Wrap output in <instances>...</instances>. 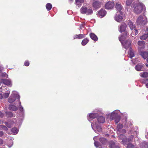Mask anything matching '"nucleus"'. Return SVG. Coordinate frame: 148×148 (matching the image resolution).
Masks as SVG:
<instances>
[{
	"instance_id": "43",
	"label": "nucleus",
	"mask_w": 148,
	"mask_h": 148,
	"mask_svg": "<svg viewBox=\"0 0 148 148\" xmlns=\"http://www.w3.org/2000/svg\"><path fill=\"white\" fill-rule=\"evenodd\" d=\"M8 75L6 73H1L0 75V78L6 77Z\"/></svg>"
},
{
	"instance_id": "26",
	"label": "nucleus",
	"mask_w": 148,
	"mask_h": 148,
	"mask_svg": "<svg viewBox=\"0 0 148 148\" xmlns=\"http://www.w3.org/2000/svg\"><path fill=\"white\" fill-rule=\"evenodd\" d=\"M140 75L143 77H148V73L147 72H143V73H140Z\"/></svg>"
},
{
	"instance_id": "35",
	"label": "nucleus",
	"mask_w": 148,
	"mask_h": 148,
	"mask_svg": "<svg viewBox=\"0 0 148 148\" xmlns=\"http://www.w3.org/2000/svg\"><path fill=\"white\" fill-rule=\"evenodd\" d=\"M131 60L134 64H137L136 65H138V62H139V61L138 59H136L135 60L132 59H131Z\"/></svg>"
},
{
	"instance_id": "30",
	"label": "nucleus",
	"mask_w": 148,
	"mask_h": 148,
	"mask_svg": "<svg viewBox=\"0 0 148 148\" xmlns=\"http://www.w3.org/2000/svg\"><path fill=\"white\" fill-rule=\"evenodd\" d=\"M46 7L48 11H49L51 10L52 8V5L49 3H48L46 4Z\"/></svg>"
},
{
	"instance_id": "45",
	"label": "nucleus",
	"mask_w": 148,
	"mask_h": 148,
	"mask_svg": "<svg viewBox=\"0 0 148 148\" xmlns=\"http://www.w3.org/2000/svg\"><path fill=\"white\" fill-rule=\"evenodd\" d=\"M6 126L9 128H11L12 127V126L11 125H9L8 123L5 122Z\"/></svg>"
},
{
	"instance_id": "23",
	"label": "nucleus",
	"mask_w": 148,
	"mask_h": 148,
	"mask_svg": "<svg viewBox=\"0 0 148 148\" xmlns=\"http://www.w3.org/2000/svg\"><path fill=\"white\" fill-rule=\"evenodd\" d=\"M98 121L100 123H103L105 122V118L102 116H99L97 119Z\"/></svg>"
},
{
	"instance_id": "19",
	"label": "nucleus",
	"mask_w": 148,
	"mask_h": 148,
	"mask_svg": "<svg viewBox=\"0 0 148 148\" xmlns=\"http://www.w3.org/2000/svg\"><path fill=\"white\" fill-rule=\"evenodd\" d=\"M140 54L144 59H146L148 57V52L146 51H141Z\"/></svg>"
},
{
	"instance_id": "9",
	"label": "nucleus",
	"mask_w": 148,
	"mask_h": 148,
	"mask_svg": "<svg viewBox=\"0 0 148 148\" xmlns=\"http://www.w3.org/2000/svg\"><path fill=\"white\" fill-rule=\"evenodd\" d=\"M116 116V117L115 118V122L116 123H117L120 121V116H117L116 114H115V112H113L111 114L110 119L112 120Z\"/></svg>"
},
{
	"instance_id": "64",
	"label": "nucleus",
	"mask_w": 148,
	"mask_h": 148,
	"mask_svg": "<svg viewBox=\"0 0 148 148\" xmlns=\"http://www.w3.org/2000/svg\"><path fill=\"white\" fill-rule=\"evenodd\" d=\"M147 66V67H148V65H146Z\"/></svg>"
},
{
	"instance_id": "16",
	"label": "nucleus",
	"mask_w": 148,
	"mask_h": 148,
	"mask_svg": "<svg viewBox=\"0 0 148 148\" xmlns=\"http://www.w3.org/2000/svg\"><path fill=\"white\" fill-rule=\"evenodd\" d=\"M134 51L131 48H130L128 52V56L131 59L134 56Z\"/></svg>"
},
{
	"instance_id": "18",
	"label": "nucleus",
	"mask_w": 148,
	"mask_h": 148,
	"mask_svg": "<svg viewBox=\"0 0 148 148\" xmlns=\"http://www.w3.org/2000/svg\"><path fill=\"white\" fill-rule=\"evenodd\" d=\"M140 148H148V143L143 141L140 143Z\"/></svg>"
},
{
	"instance_id": "50",
	"label": "nucleus",
	"mask_w": 148,
	"mask_h": 148,
	"mask_svg": "<svg viewBox=\"0 0 148 148\" xmlns=\"http://www.w3.org/2000/svg\"><path fill=\"white\" fill-rule=\"evenodd\" d=\"M3 116V113L0 111V117H2Z\"/></svg>"
},
{
	"instance_id": "1",
	"label": "nucleus",
	"mask_w": 148,
	"mask_h": 148,
	"mask_svg": "<svg viewBox=\"0 0 148 148\" xmlns=\"http://www.w3.org/2000/svg\"><path fill=\"white\" fill-rule=\"evenodd\" d=\"M134 12L137 14H139L142 12L143 10L145 9L144 5L141 2H139L134 4Z\"/></svg>"
},
{
	"instance_id": "27",
	"label": "nucleus",
	"mask_w": 148,
	"mask_h": 148,
	"mask_svg": "<svg viewBox=\"0 0 148 148\" xmlns=\"http://www.w3.org/2000/svg\"><path fill=\"white\" fill-rule=\"evenodd\" d=\"M88 40L86 38L84 39L82 42V44L83 46H85L88 42Z\"/></svg>"
},
{
	"instance_id": "3",
	"label": "nucleus",
	"mask_w": 148,
	"mask_h": 148,
	"mask_svg": "<svg viewBox=\"0 0 148 148\" xmlns=\"http://www.w3.org/2000/svg\"><path fill=\"white\" fill-rule=\"evenodd\" d=\"M136 23L138 25L140 26H143L147 23V18L146 17L142 15H140L137 18Z\"/></svg>"
},
{
	"instance_id": "55",
	"label": "nucleus",
	"mask_w": 148,
	"mask_h": 148,
	"mask_svg": "<svg viewBox=\"0 0 148 148\" xmlns=\"http://www.w3.org/2000/svg\"><path fill=\"white\" fill-rule=\"evenodd\" d=\"M144 82L145 83V84L146 83V82L147 81H148V79H144Z\"/></svg>"
},
{
	"instance_id": "57",
	"label": "nucleus",
	"mask_w": 148,
	"mask_h": 148,
	"mask_svg": "<svg viewBox=\"0 0 148 148\" xmlns=\"http://www.w3.org/2000/svg\"><path fill=\"white\" fill-rule=\"evenodd\" d=\"M146 87L148 88V83L147 84H146Z\"/></svg>"
},
{
	"instance_id": "28",
	"label": "nucleus",
	"mask_w": 148,
	"mask_h": 148,
	"mask_svg": "<svg viewBox=\"0 0 148 148\" xmlns=\"http://www.w3.org/2000/svg\"><path fill=\"white\" fill-rule=\"evenodd\" d=\"M10 110H11L15 111L17 110V107L16 106L12 105H10L9 107Z\"/></svg>"
},
{
	"instance_id": "37",
	"label": "nucleus",
	"mask_w": 148,
	"mask_h": 148,
	"mask_svg": "<svg viewBox=\"0 0 148 148\" xmlns=\"http://www.w3.org/2000/svg\"><path fill=\"white\" fill-rule=\"evenodd\" d=\"M11 131L14 133L15 134H16L17 133L18 130L17 128H12L11 130Z\"/></svg>"
},
{
	"instance_id": "51",
	"label": "nucleus",
	"mask_w": 148,
	"mask_h": 148,
	"mask_svg": "<svg viewBox=\"0 0 148 148\" xmlns=\"http://www.w3.org/2000/svg\"><path fill=\"white\" fill-rule=\"evenodd\" d=\"M3 141L2 139L0 138V145H1L3 144Z\"/></svg>"
},
{
	"instance_id": "15",
	"label": "nucleus",
	"mask_w": 148,
	"mask_h": 148,
	"mask_svg": "<svg viewBox=\"0 0 148 148\" xmlns=\"http://www.w3.org/2000/svg\"><path fill=\"white\" fill-rule=\"evenodd\" d=\"M133 0H126V4L127 6H130L132 8L134 7V2H133Z\"/></svg>"
},
{
	"instance_id": "22",
	"label": "nucleus",
	"mask_w": 148,
	"mask_h": 148,
	"mask_svg": "<svg viewBox=\"0 0 148 148\" xmlns=\"http://www.w3.org/2000/svg\"><path fill=\"white\" fill-rule=\"evenodd\" d=\"M90 36L91 38L94 40L96 41L97 40L98 38L95 34L91 33L90 34Z\"/></svg>"
},
{
	"instance_id": "54",
	"label": "nucleus",
	"mask_w": 148,
	"mask_h": 148,
	"mask_svg": "<svg viewBox=\"0 0 148 148\" xmlns=\"http://www.w3.org/2000/svg\"><path fill=\"white\" fill-rule=\"evenodd\" d=\"M3 68L2 67H1L0 66V72H1V71L3 70Z\"/></svg>"
},
{
	"instance_id": "61",
	"label": "nucleus",
	"mask_w": 148,
	"mask_h": 148,
	"mask_svg": "<svg viewBox=\"0 0 148 148\" xmlns=\"http://www.w3.org/2000/svg\"><path fill=\"white\" fill-rule=\"evenodd\" d=\"M147 62H148V58L147 59Z\"/></svg>"
},
{
	"instance_id": "47",
	"label": "nucleus",
	"mask_w": 148,
	"mask_h": 148,
	"mask_svg": "<svg viewBox=\"0 0 148 148\" xmlns=\"http://www.w3.org/2000/svg\"><path fill=\"white\" fill-rule=\"evenodd\" d=\"M120 132L122 133H125L126 132V130L124 129H122L121 130Z\"/></svg>"
},
{
	"instance_id": "56",
	"label": "nucleus",
	"mask_w": 148,
	"mask_h": 148,
	"mask_svg": "<svg viewBox=\"0 0 148 148\" xmlns=\"http://www.w3.org/2000/svg\"><path fill=\"white\" fill-rule=\"evenodd\" d=\"M2 83V82L1 81V80H0V86H1V84Z\"/></svg>"
},
{
	"instance_id": "12",
	"label": "nucleus",
	"mask_w": 148,
	"mask_h": 148,
	"mask_svg": "<svg viewBox=\"0 0 148 148\" xmlns=\"http://www.w3.org/2000/svg\"><path fill=\"white\" fill-rule=\"evenodd\" d=\"M101 5V3L99 1L95 0L92 4V6L95 9L99 8Z\"/></svg>"
},
{
	"instance_id": "49",
	"label": "nucleus",
	"mask_w": 148,
	"mask_h": 148,
	"mask_svg": "<svg viewBox=\"0 0 148 148\" xmlns=\"http://www.w3.org/2000/svg\"><path fill=\"white\" fill-rule=\"evenodd\" d=\"M3 131H0V137H1L3 135Z\"/></svg>"
},
{
	"instance_id": "21",
	"label": "nucleus",
	"mask_w": 148,
	"mask_h": 148,
	"mask_svg": "<svg viewBox=\"0 0 148 148\" xmlns=\"http://www.w3.org/2000/svg\"><path fill=\"white\" fill-rule=\"evenodd\" d=\"M85 35L84 34H79V35H75L73 36V39L75 38L81 39L85 37Z\"/></svg>"
},
{
	"instance_id": "59",
	"label": "nucleus",
	"mask_w": 148,
	"mask_h": 148,
	"mask_svg": "<svg viewBox=\"0 0 148 148\" xmlns=\"http://www.w3.org/2000/svg\"><path fill=\"white\" fill-rule=\"evenodd\" d=\"M23 107H21V108H20V110H21V111H22V110H23Z\"/></svg>"
},
{
	"instance_id": "41",
	"label": "nucleus",
	"mask_w": 148,
	"mask_h": 148,
	"mask_svg": "<svg viewBox=\"0 0 148 148\" xmlns=\"http://www.w3.org/2000/svg\"><path fill=\"white\" fill-rule=\"evenodd\" d=\"M96 129L97 131L100 132L102 131V129L100 126L98 125L96 127Z\"/></svg>"
},
{
	"instance_id": "31",
	"label": "nucleus",
	"mask_w": 148,
	"mask_h": 148,
	"mask_svg": "<svg viewBox=\"0 0 148 148\" xmlns=\"http://www.w3.org/2000/svg\"><path fill=\"white\" fill-rule=\"evenodd\" d=\"M84 0H76L75 2V4L76 5H80V4L83 3L84 2Z\"/></svg>"
},
{
	"instance_id": "29",
	"label": "nucleus",
	"mask_w": 148,
	"mask_h": 148,
	"mask_svg": "<svg viewBox=\"0 0 148 148\" xmlns=\"http://www.w3.org/2000/svg\"><path fill=\"white\" fill-rule=\"evenodd\" d=\"M99 140L100 142L103 144L106 143L107 142L106 139L104 138H101L99 139Z\"/></svg>"
},
{
	"instance_id": "39",
	"label": "nucleus",
	"mask_w": 148,
	"mask_h": 148,
	"mask_svg": "<svg viewBox=\"0 0 148 148\" xmlns=\"http://www.w3.org/2000/svg\"><path fill=\"white\" fill-rule=\"evenodd\" d=\"M127 33H126L125 34V36H123V35H121V36L119 37V38L122 37H121V38L123 39V42H125V39L126 38V36H127Z\"/></svg>"
},
{
	"instance_id": "44",
	"label": "nucleus",
	"mask_w": 148,
	"mask_h": 148,
	"mask_svg": "<svg viewBox=\"0 0 148 148\" xmlns=\"http://www.w3.org/2000/svg\"><path fill=\"white\" fill-rule=\"evenodd\" d=\"M134 147V145L131 143H130L127 145V148H133Z\"/></svg>"
},
{
	"instance_id": "10",
	"label": "nucleus",
	"mask_w": 148,
	"mask_h": 148,
	"mask_svg": "<svg viewBox=\"0 0 148 148\" xmlns=\"http://www.w3.org/2000/svg\"><path fill=\"white\" fill-rule=\"evenodd\" d=\"M97 13L98 16L100 18L104 17L106 14V10L102 9L98 11Z\"/></svg>"
},
{
	"instance_id": "48",
	"label": "nucleus",
	"mask_w": 148,
	"mask_h": 148,
	"mask_svg": "<svg viewBox=\"0 0 148 148\" xmlns=\"http://www.w3.org/2000/svg\"><path fill=\"white\" fill-rule=\"evenodd\" d=\"M29 61H26L25 62L24 65H29Z\"/></svg>"
},
{
	"instance_id": "17",
	"label": "nucleus",
	"mask_w": 148,
	"mask_h": 148,
	"mask_svg": "<svg viewBox=\"0 0 148 148\" xmlns=\"http://www.w3.org/2000/svg\"><path fill=\"white\" fill-rule=\"evenodd\" d=\"M1 81L2 83L8 86H11V81L9 79H1Z\"/></svg>"
},
{
	"instance_id": "33",
	"label": "nucleus",
	"mask_w": 148,
	"mask_h": 148,
	"mask_svg": "<svg viewBox=\"0 0 148 148\" xmlns=\"http://www.w3.org/2000/svg\"><path fill=\"white\" fill-rule=\"evenodd\" d=\"M7 90V87L5 86H2L0 88V92H3Z\"/></svg>"
},
{
	"instance_id": "52",
	"label": "nucleus",
	"mask_w": 148,
	"mask_h": 148,
	"mask_svg": "<svg viewBox=\"0 0 148 148\" xmlns=\"http://www.w3.org/2000/svg\"><path fill=\"white\" fill-rule=\"evenodd\" d=\"M3 96L2 94L0 93V99H1L3 98Z\"/></svg>"
},
{
	"instance_id": "4",
	"label": "nucleus",
	"mask_w": 148,
	"mask_h": 148,
	"mask_svg": "<svg viewBox=\"0 0 148 148\" xmlns=\"http://www.w3.org/2000/svg\"><path fill=\"white\" fill-rule=\"evenodd\" d=\"M127 23L129 27L132 31L131 34L132 36H133V35H137L138 33V32L136 28L135 25L130 21H128Z\"/></svg>"
},
{
	"instance_id": "38",
	"label": "nucleus",
	"mask_w": 148,
	"mask_h": 148,
	"mask_svg": "<svg viewBox=\"0 0 148 148\" xmlns=\"http://www.w3.org/2000/svg\"><path fill=\"white\" fill-rule=\"evenodd\" d=\"M0 129L7 131L8 129L6 126L4 125H0Z\"/></svg>"
},
{
	"instance_id": "63",
	"label": "nucleus",
	"mask_w": 148,
	"mask_h": 148,
	"mask_svg": "<svg viewBox=\"0 0 148 148\" xmlns=\"http://www.w3.org/2000/svg\"><path fill=\"white\" fill-rule=\"evenodd\" d=\"M123 140H122V142H123Z\"/></svg>"
},
{
	"instance_id": "42",
	"label": "nucleus",
	"mask_w": 148,
	"mask_h": 148,
	"mask_svg": "<svg viewBox=\"0 0 148 148\" xmlns=\"http://www.w3.org/2000/svg\"><path fill=\"white\" fill-rule=\"evenodd\" d=\"M7 115L8 117H12L13 116V115L11 112H8L7 113Z\"/></svg>"
},
{
	"instance_id": "58",
	"label": "nucleus",
	"mask_w": 148,
	"mask_h": 148,
	"mask_svg": "<svg viewBox=\"0 0 148 148\" xmlns=\"http://www.w3.org/2000/svg\"><path fill=\"white\" fill-rule=\"evenodd\" d=\"M146 31L148 32V27H147Z\"/></svg>"
},
{
	"instance_id": "8",
	"label": "nucleus",
	"mask_w": 148,
	"mask_h": 148,
	"mask_svg": "<svg viewBox=\"0 0 148 148\" xmlns=\"http://www.w3.org/2000/svg\"><path fill=\"white\" fill-rule=\"evenodd\" d=\"M17 97L18 99H19V96L17 95L15 96L13 92V93L12 94L11 96L8 99L9 102L10 103H12L15 100V99Z\"/></svg>"
},
{
	"instance_id": "46",
	"label": "nucleus",
	"mask_w": 148,
	"mask_h": 148,
	"mask_svg": "<svg viewBox=\"0 0 148 148\" xmlns=\"http://www.w3.org/2000/svg\"><path fill=\"white\" fill-rule=\"evenodd\" d=\"M134 137V136L133 135H131L130 136V138L128 139V141L129 142L131 141V140H132Z\"/></svg>"
},
{
	"instance_id": "2",
	"label": "nucleus",
	"mask_w": 148,
	"mask_h": 148,
	"mask_svg": "<svg viewBox=\"0 0 148 148\" xmlns=\"http://www.w3.org/2000/svg\"><path fill=\"white\" fill-rule=\"evenodd\" d=\"M80 12L83 14H86L87 15H92L93 13L92 9L90 7H86L85 6H82L80 9Z\"/></svg>"
},
{
	"instance_id": "62",
	"label": "nucleus",
	"mask_w": 148,
	"mask_h": 148,
	"mask_svg": "<svg viewBox=\"0 0 148 148\" xmlns=\"http://www.w3.org/2000/svg\"><path fill=\"white\" fill-rule=\"evenodd\" d=\"M133 148H138L137 147H133Z\"/></svg>"
},
{
	"instance_id": "13",
	"label": "nucleus",
	"mask_w": 148,
	"mask_h": 148,
	"mask_svg": "<svg viewBox=\"0 0 148 148\" xmlns=\"http://www.w3.org/2000/svg\"><path fill=\"white\" fill-rule=\"evenodd\" d=\"M138 49L139 51H140L142 49L145 48V43L143 41H139L138 42Z\"/></svg>"
},
{
	"instance_id": "11",
	"label": "nucleus",
	"mask_w": 148,
	"mask_h": 148,
	"mask_svg": "<svg viewBox=\"0 0 148 148\" xmlns=\"http://www.w3.org/2000/svg\"><path fill=\"white\" fill-rule=\"evenodd\" d=\"M115 8L117 11L116 13H123L122 12L123 8L121 4L116 3V4Z\"/></svg>"
},
{
	"instance_id": "6",
	"label": "nucleus",
	"mask_w": 148,
	"mask_h": 148,
	"mask_svg": "<svg viewBox=\"0 0 148 148\" xmlns=\"http://www.w3.org/2000/svg\"><path fill=\"white\" fill-rule=\"evenodd\" d=\"M124 16L123 13H116L114 17V19L116 21L120 22L122 21Z\"/></svg>"
},
{
	"instance_id": "36",
	"label": "nucleus",
	"mask_w": 148,
	"mask_h": 148,
	"mask_svg": "<svg viewBox=\"0 0 148 148\" xmlns=\"http://www.w3.org/2000/svg\"><path fill=\"white\" fill-rule=\"evenodd\" d=\"M123 127V126L122 124H119L117 126V131H118L119 132H120L121 131V129Z\"/></svg>"
},
{
	"instance_id": "14",
	"label": "nucleus",
	"mask_w": 148,
	"mask_h": 148,
	"mask_svg": "<svg viewBox=\"0 0 148 148\" xmlns=\"http://www.w3.org/2000/svg\"><path fill=\"white\" fill-rule=\"evenodd\" d=\"M127 25L125 23H123L121 25L119 29V31L121 32H125L127 29Z\"/></svg>"
},
{
	"instance_id": "25",
	"label": "nucleus",
	"mask_w": 148,
	"mask_h": 148,
	"mask_svg": "<svg viewBox=\"0 0 148 148\" xmlns=\"http://www.w3.org/2000/svg\"><path fill=\"white\" fill-rule=\"evenodd\" d=\"M140 38L142 40H145L146 39H148V33L144 34L143 35L140 37Z\"/></svg>"
},
{
	"instance_id": "60",
	"label": "nucleus",
	"mask_w": 148,
	"mask_h": 148,
	"mask_svg": "<svg viewBox=\"0 0 148 148\" xmlns=\"http://www.w3.org/2000/svg\"><path fill=\"white\" fill-rule=\"evenodd\" d=\"M70 2H71V3L73 2V1L72 0H70Z\"/></svg>"
},
{
	"instance_id": "40",
	"label": "nucleus",
	"mask_w": 148,
	"mask_h": 148,
	"mask_svg": "<svg viewBox=\"0 0 148 148\" xmlns=\"http://www.w3.org/2000/svg\"><path fill=\"white\" fill-rule=\"evenodd\" d=\"M95 146L98 148H101L102 147H101L99 143L98 142H95L94 143Z\"/></svg>"
},
{
	"instance_id": "24",
	"label": "nucleus",
	"mask_w": 148,
	"mask_h": 148,
	"mask_svg": "<svg viewBox=\"0 0 148 148\" xmlns=\"http://www.w3.org/2000/svg\"><path fill=\"white\" fill-rule=\"evenodd\" d=\"M143 65H136L135 67V69L137 71L143 70Z\"/></svg>"
},
{
	"instance_id": "5",
	"label": "nucleus",
	"mask_w": 148,
	"mask_h": 148,
	"mask_svg": "<svg viewBox=\"0 0 148 148\" xmlns=\"http://www.w3.org/2000/svg\"><path fill=\"white\" fill-rule=\"evenodd\" d=\"M121 37L119 38V40L121 43L122 45L124 48L127 49L128 48H131V41L130 40H128L126 41H125V42H123V39L121 38Z\"/></svg>"
},
{
	"instance_id": "32",
	"label": "nucleus",
	"mask_w": 148,
	"mask_h": 148,
	"mask_svg": "<svg viewBox=\"0 0 148 148\" xmlns=\"http://www.w3.org/2000/svg\"><path fill=\"white\" fill-rule=\"evenodd\" d=\"M98 116V114L95 113H91L89 115V117L92 119L96 118Z\"/></svg>"
},
{
	"instance_id": "34",
	"label": "nucleus",
	"mask_w": 148,
	"mask_h": 148,
	"mask_svg": "<svg viewBox=\"0 0 148 148\" xmlns=\"http://www.w3.org/2000/svg\"><path fill=\"white\" fill-rule=\"evenodd\" d=\"M10 91H7L6 92L4 93L3 95V98H6L8 97L10 94Z\"/></svg>"
},
{
	"instance_id": "7",
	"label": "nucleus",
	"mask_w": 148,
	"mask_h": 148,
	"mask_svg": "<svg viewBox=\"0 0 148 148\" xmlns=\"http://www.w3.org/2000/svg\"><path fill=\"white\" fill-rule=\"evenodd\" d=\"M114 3L113 1H108L105 5L106 9L110 10L112 9L114 6Z\"/></svg>"
},
{
	"instance_id": "53",
	"label": "nucleus",
	"mask_w": 148,
	"mask_h": 148,
	"mask_svg": "<svg viewBox=\"0 0 148 148\" xmlns=\"http://www.w3.org/2000/svg\"><path fill=\"white\" fill-rule=\"evenodd\" d=\"M84 27V24H82L81 25L80 27V28L81 29H82V28Z\"/></svg>"
},
{
	"instance_id": "20",
	"label": "nucleus",
	"mask_w": 148,
	"mask_h": 148,
	"mask_svg": "<svg viewBox=\"0 0 148 148\" xmlns=\"http://www.w3.org/2000/svg\"><path fill=\"white\" fill-rule=\"evenodd\" d=\"M109 145V147L110 148H116V147H118L116 146V143L112 141L110 142Z\"/></svg>"
}]
</instances>
